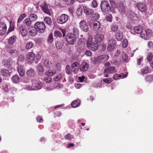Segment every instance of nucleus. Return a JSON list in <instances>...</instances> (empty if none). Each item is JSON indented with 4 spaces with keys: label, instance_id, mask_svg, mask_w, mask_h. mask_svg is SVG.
Masks as SVG:
<instances>
[{
    "label": "nucleus",
    "instance_id": "nucleus-7",
    "mask_svg": "<svg viewBox=\"0 0 153 153\" xmlns=\"http://www.w3.org/2000/svg\"><path fill=\"white\" fill-rule=\"evenodd\" d=\"M90 26L92 29L95 30H98L100 27V23L97 21H94L93 20H91L89 22Z\"/></svg>",
    "mask_w": 153,
    "mask_h": 153
},
{
    "label": "nucleus",
    "instance_id": "nucleus-48",
    "mask_svg": "<svg viewBox=\"0 0 153 153\" xmlns=\"http://www.w3.org/2000/svg\"><path fill=\"white\" fill-rule=\"evenodd\" d=\"M76 14L78 16H80L82 13V9L81 7H79L77 9L76 12Z\"/></svg>",
    "mask_w": 153,
    "mask_h": 153
},
{
    "label": "nucleus",
    "instance_id": "nucleus-38",
    "mask_svg": "<svg viewBox=\"0 0 153 153\" xmlns=\"http://www.w3.org/2000/svg\"><path fill=\"white\" fill-rule=\"evenodd\" d=\"M120 11L122 14H124L126 11V8L124 5L123 4L120 5L119 8Z\"/></svg>",
    "mask_w": 153,
    "mask_h": 153
},
{
    "label": "nucleus",
    "instance_id": "nucleus-60",
    "mask_svg": "<svg viewBox=\"0 0 153 153\" xmlns=\"http://www.w3.org/2000/svg\"><path fill=\"white\" fill-rule=\"evenodd\" d=\"M25 60V57L23 55H20L19 56L18 59V62H22Z\"/></svg>",
    "mask_w": 153,
    "mask_h": 153
},
{
    "label": "nucleus",
    "instance_id": "nucleus-5",
    "mask_svg": "<svg viewBox=\"0 0 153 153\" xmlns=\"http://www.w3.org/2000/svg\"><path fill=\"white\" fill-rule=\"evenodd\" d=\"M136 6L138 9L142 13H147L148 8L145 3L140 2L137 4Z\"/></svg>",
    "mask_w": 153,
    "mask_h": 153
},
{
    "label": "nucleus",
    "instance_id": "nucleus-14",
    "mask_svg": "<svg viewBox=\"0 0 153 153\" xmlns=\"http://www.w3.org/2000/svg\"><path fill=\"white\" fill-rule=\"evenodd\" d=\"M94 39L98 43H101L104 39V36L102 34H97L94 36Z\"/></svg>",
    "mask_w": 153,
    "mask_h": 153
},
{
    "label": "nucleus",
    "instance_id": "nucleus-3",
    "mask_svg": "<svg viewBox=\"0 0 153 153\" xmlns=\"http://www.w3.org/2000/svg\"><path fill=\"white\" fill-rule=\"evenodd\" d=\"M77 38L72 33H68L66 36L65 40L68 44L73 45L76 40Z\"/></svg>",
    "mask_w": 153,
    "mask_h": 153
},
{
    "label": "nucleus",
    "instance_id": "nucleus-45",
    "mask_svg": "<svg viewBox=\"0 0 153 153\" xmlns=\"http://www.w3.org/2000/svg\"><path fill=\"white\" fill-rule=\"evenodd\" d=\"M44 21L47 24L49 25H51L52 23L51 20L49 17H45L44 19Z\"/></svg>",
    "mask_w": 153,
    "mask_h": 153
},
{
    "label": "nucleus",
    "instance_id": "nucleus-55",
    "mask_svg": "<svg viewBox=\"0 0 153 153\" xmlns=\"http://www.w3.org/2000/svg\"><path fill=\"white\" fill-rule=\"evenodd\" d=\"M122 52H121L120 51V50H117L115 52L114 56L115 57H117L120 54L122 55L123 54V53H122Z\"/></svg>",
    "mask_w": 153,
    "mask_h": 153
},
{
    "label": "nucleus",
    "instance_id": "nucleus-32",
    "mask_svg": "<svg viewBox=\"0 0 153 153\" xmlns=\"http://www.w3.org/2000/svg\"><path fill=\"white\" fill-rule=\"evenodd\" d=\"M80 103V101L79 100H74L71 103V105L72 107L75 108L78 106Z\"/></svg>",
    "mask_w": 153,
    "mask_h": 153
},
{
    "label": "nucleus",
    "instance_id": "nucleus-44",
    "mask_svg": "<svg viewBox=\"0 0 153 153\" xmlns=\"http://www.w3.org/2000/svg\"><path fill=\"white\" fill-rule=\"evenodd\" d=\"M33 43L31 42H29L26 43V47L27 49L31 48L33 46Z\"/></svg>",
    "mask_w": 153,
    "mask_h": 153
},
{
    "label": "nucleus",
    "instance_id": "nucleus-17",
    "mask_svg": "<svg viewBox=\"0 0 153 153\" xmlns=\"http://www.w3.org/2000/svg\"><path fill=\"white\" fill-rule=\"evenodd\" d=\"M17 70L20 76H23L24 75L25 71L23 66L22 65L19 66L17 68Z\"/></svg>",
    "mask_w": 153,
    "mask_h": 153
},
{
    "label": "nucleus",
    "instance_id": "nucleus-56",
    "mask_svg": "<svg viewBox=\"0 0 153 153\" xmlns=\"http://www.w3.org/2000/svg\"><path fill=\"white\" fill-rule=\"evenodd\" d=\"M128 45L127 40L125 39H124L123 42V47L124 48H126Z\"/></svg>",
    "mask_w": 153,
    "mask_h": 153
},
{
    "label": "nucleus",
    "instance_id": "nucleus-37",
    "mask_svg": "<svg viewBox=\"0 0 153 153\" xmlns=\"http://www.w3.org/2000/svg\"><path fill=\"white\" fill-rule=\"evenodd\" d=\"M79 31L77 27H74L73 29V33L72 34H74V36L78 38L79 37Z\"/></svg>",
    "mask_w": 153,
    "mask_h": 153
},
{
    "label": "nucleus",
    "instance_id": "nucleus-64",
    "mask_svg": "<svg viewBox=\"0 0 153 153\" xmlns=\"http://www.w3.org/2000/svg\"><path fill=\"white\" fill-rule=\"evenodd\" d=\"M44 80L47 82H49L51 81L52 79L49 77H46L44 78Z\"/></svg>",
    "mask_w": 153,
    "mask_h": 153
},
{
    "label": "nucleus",
    "instance_id": "nucleus-59",
    "mask_svg": "<svg viewBox=\"0 0 153 153\" xmlns=\"http://www.w3.org/2000/svg\"><path fill=\"white\" fill-rule=\"evenodd\" d=\"M109 2L110 4L113 8H116L117 7L116 4L114 0H110Z\"/></svg>",
    "mask_w": 153,
    "mask_h": 153
},
{
    "label": "nucleus",
    "instance_id": "nucleus-12",
    "mask_svg": "<svg viewBox=\"0 0 153 153\" xmlns=\"http://www.w3.org/2000/svg\"><path fill=\"white\" fill-rule=\"evenodd\" d=\"M79 27L80 29L84 32H86L89 30L88 27L86 22L82 20L79 23Z\"/></svg>",
    "mask_w": 153,
    "mask_h": 153
},
{
    "label": "nucleus",
    "instance_id": "nucleus-23",
    "mask_svg": "<svg viewBox=\"0 0 153 153\" xmlns=\"http://www.w3.org/2000/svg\"><path fill=\"white\" fill-rule=\"evenodd\" d=\"M88 67V65L85 62H83L82 63L80 66H79L80 69L82 71H85L87 70Z\"/></svg>",
    "mask_w": 153,
    "mask_h": 153
},
{
    "label": "nucleus",
    "instance_id": "nucleus-2",
    "mask_svg": "<svg viewBox=\"0 0 153 153\" xmlns=\"http://www.w3.org/2000/svg\"><path fill=\"white\" fill-rule=\"evenodd\" d=\"M126 15L128 18L134 21H137L140 18L138 14L130 10L127 11Z\"/></svg>",
    "mask_w": 153,
    "mask_h": 153
},
{
    "label": "nucleus",
    "instance_id": "nucleus-25",
    "mask_svg": "<svg viewBox=\"0 0 153 153\" xmlns=\"http://www.w3.org/2000/svg\"><path fill=\"white\" fill-rule=\"evenodd\" d=\"M108 56L106 55H104L100 56L98 57V60L99 62H103L107 61L109 58Z\"/></svg>",
    "mask_w": 153,
    "mask_h": 153
},
{
    "label": "nucleus",
    "instance_id": "nucleus-24",
    "mask_svg": "<svg viewBox=\"0 0 153 153\" xmlns=\"http://www.w3.org/2000/svg\"><path fill=\"white\" fill-rule=\"evenodd\" d=\"M43 62L45 66L47 68H51L53 66V65L51 62L48 59L43 60Z\"/></svg>",
    "mask_w": 153,
    "mask_h": 153
},
{
    "label": "nucleus",
    "instance_id": "nucleus-16",
    "mask_svg": "<svg viewBox=\"0 0 153 153\" xmlns=\"http://www.w3.org/2000/svg\"><path fill=\"white\" fill-rule=\"evenodd\" d=\"M7 30V27L6 25L2 22L0 23V35L4 34Z\"/></svg>",
    "mask_w": 153,
    "mask_h": 153
},
{
    "label": "nucleus",
    "instance_id": "nucleus-52",
    "mask_svg": "<svg viewBox=\"0 0 153 153\" xmlns=\"http://www.w3.org/2000/svg\"><path fill=\"white\" fill-rule=\"evenodd\" d=\"M65 70L66 73L68 74H70L72 73V69H70V67L69 65H67L66 66Z\"/></svg>",
    "mask_w": 153,
    "mask_h": 153
},
{
    "label": "nucleus",
    "instance_id": "nucleus-49",
    "mask_svg": "<svg viewBox=\"0 0 153 153\" xmlns=\"http://www.w3.org/2000/svg\"><path fill=\"white\" fill-rule=\"evenodd\" d=\"M37 31L36 30H32L29 31V33L32 36H35L37 34Z\"/></svg>",
    "mask_w": 153,
    "mask_h": 153
},
{
    "label": "nucleus",
    "instance_id": "nucleus-19",
    "mask_svg": "<svg viewBox=\"0 0 153 153\" xmlns=\"http://www.w3.org/2000/svg\"><path fill=\"white\" fill-rule=\"evenodd\" d=\"M133 30L134 31V32L137 34H140L143 33V27L140 25L134 27H133Z\"/></svg>",
    "mask_w": 153,
    "mask_h": 153
},
{
    "label": "nucleus",
    "instance_id": "nucleus-47",
    "mask_svg": "<svg viewBox=\"0 0 153 153\" xmlns=\"http://www.w3.org/2000/svg\"><path fill=\"white\" fill-rule=\"evenodd\" d=\"M92 37L91 36L89 37L88 38L87 42V45L88 47H90V45L93 43L92 42Z\"/></svg>",
    "mask_w": 153,
    "mask_h": 153
},
{
    "label": "nucleus",
    "instance_id": "nucleus-11",
    "mask_svg": "<svg viewBox=\"0 0 153 153\" xmlns=\"http://www.w3.org/2000/svg\"><path fill=\"white\" fill-rule=\"evenodd\" d=\"M116 41L114 39H111L109 40L108 45L107 47V50L108 51H111L115 48L116 45Z\"/></svg>",
    "mask_w": 153,
    "mask_h": 153
},
{
    "label": "nucleus",
    "instance_id": "nucleus-20",
    "mask_svg": "<svg viewBox=\"0 0 153 153\" xmlns=\"http://www.w3.org/2000/svg\"><path fill=\"white\" fill-rule=\"evenodd\" d=\"M27 58L28 61L33 62L35 59V55L33 52H29L27 54Z\"/></svg>",
    "mask_w": 153,
    "mask_h": 153
},
{
    "label": "nucleus",
    "instance_id": "nucleus-40",
    "mask_svg": "<svg viewBox=\"0 0 153 153\" xmlns=\"http://www.w3.org/2000/svg\"><path fill=\"white\" fill-rule=\"evenodd\" d=\"M27 16V14L25 13L21 14L18 19L17 23H19L21 22L23 19Z\"/></svg>",
    "mask_w": 153,
    "mask_h": 153
},
{
    "label": "nucleus",
    "instance_id": "nucleus-50",
    "mask_svg": "<svg viewBox=\"0 0 153 153\" xmlns=\"http://www.w3.org/2000/svg\"><path fill=\"white\" fill-rule=\"evenodd\" d=\"M71 68H74L75 67H79V64L77 62H74L72 63L71 65Z\"/></svg>",
    "mask_w": 153,
    "mask_h": 153
},
{
    "label": "nucleus",
    "instance_id": "nucleus-28",
    "mask_svg": "<svg viewBox=\"0 0 153 153\" xmlns=\"http://www.w3.org/2000/svg\"><path fill=\"white\" fill-rule=\"evenodd\" d=\"M56 71L55 69H50L45 73L46 75L48 76H52L56 73Z\"/></svg>",
    "mask_w": 153,
    "mask_h": 153
},
{
    "label": "nucleus",
    "instance_id": "nucleus-42",
    "mask_svg": "<svg viewBox=\"0 0 153 153\" xmlns=\"http://www.w3.org/2000/svg\"><path fill=\"white\" fill-rule=\"evenodd\" d=\"M53 41V34L51 33L48 36L47 39V41L48 43L51 44Z\"/></svg>",
    "mask_w": 153,
    "mask_h": 153
},
{
    "label": "nucleus",
    "instance_id": "nucleus-43",
    "mask_svg": "<svg viewBox=\"0 0 153 153\" xmlns=\"http://www.w3.org/2000/svg\"><path fill=\"white\" fill-rule=\"evenodd\" d=\"M7 52L13 56H16L17 55V51L15 49H8L7 50Z\"/></svg>",
    "mask_w": 153,
    "mask_h": 153
},
{
    "label": "nucleus",
    "instance_id": "nucleus-26",
    "mask_svg": "<svg viewBox=\"0 0 153 153\" xmlns=\"http://www.w3.org/2000/svg\"><path fill=\"white\" fill-rule=\"evenodd\" d=\"M116 39L118 41L121 40L123 37V33L122 32L118 31L115 34Z\"/></svg>",
    "mask_w": 153,
    "mask_h": 153
},
{
    "label": "nucleus",
    "instance_id": "nucleus-61",
    "mask_svg": "<svg viewBox=\"0 0 153 153\" xmlns=\"http://www.w3.org/2000/svg\"><path fill=\"white\" fill-rule=\"evenodd\" d=\"M143 58L142 57L137 59V65H141V63L143 61Z\"/></svg>",
    "mask_w": 153,
    "mask_h": 153
},
{
    "label": "nucleus",
    "instance_id": "nucleus-34",
    "mask_svg": "<svg viewBox=\"0 0 153 153\" xmlns=\"http://www.w3.org/2000/svg\"><path fill=\"white\" fill-rule=\"evenodd\" d=\"M38 18L36 14L35 13L30 14L29 16V19L31 20L32 22L36 21Z\"/></svg>",
    "mask_w": 153,
    "mask_h": 153
},
{
    "label": "nucleus",
    "instance_id": "nucleus-57",
    "mask_svg": "<svg viewBox=\"0 0 153 153\" xmlns=\"http://www.w3.org/2000/svg\"><path fill=\"white\" fill-rule=\"evenodd\" d=\"M152 57L153 56L152 53H149L148 54L147 57V60L149 62L151 61L152 59Z\"/></svg>",
    "mask_w": 153,
    "mask_h": 153
},
{
    "label": "nucleus",
    "instance_id": "nucleus-27",
    "mask_svg": "<svg viewBox=\"0 0 153 153\" xmlns=\"http://www.w3.org/2000/svg\"><path fill=\"white\" fill-rule=\"evenodd\" d=\"M55 45L57 49H60L63 47V43L62 40H58L56 42Z\"/></svg>",
    "mask_w": 153,
    "mask_h": 153
},
{
    "label": "nucleus",
    "instance_id": "nucleus-54",
    "mask_svg": "<svg viewBox=\"0 0 153 153\" xmlns=\"http://www.w3.org/2000/svg\"><path fill=\"white\" fill-rule=\"evenodd\" d=\"M62 77V75L61 74H59L58 75L56 76L53 78V79L55 81H58L60 80Z\"/></svg>",
    "mask_w": 153,
    "mask_h": 153
},
{
    "label": "nucleus",
    "instance_id": "nucleus-4",
    "mask_svg": "<svg viewBox=\"0 0 153 153\" xmlns=\"http://www.w3.org/2000/svg\"><path fill=\"white\" fill-rule=\"evenodd\" d=\"M153 36V33L150 30H146L143 32L140 35L141 37L143 39H147L152 36Z\"/></svg>",
    "mask_w": 153,
    "mask_h": 153
},
{
    "label": "nucleus",
    "instance_id": "nucleus-46",
    "mask_svg": "<svg viewBox=\"0 0 153 153\" xmlns=\"http://www.w3.org/2000/svg\"><path fill=\"white\" fill-rule=\"evenodd\" d=\"M146 80L149 82H150L153 80V77L151 75H147L145 78Z\"/></svg>",
    "mask_w": 153,
    "mask_h": 153
},
{
    "label": "nucleus",
    "instance_id": "nucleus-6",
    "mask_svg": "<svg viewBox=\"0 0 153 153\" xmlns=\"http://www.w3.org/2000/svg\"><path fill=\"white\" fill-rule=\"evenodd\" d=\"M117 71V70L115 67L113 66L109 67L104 69V76L108 77V74L114 73L116 72Z\"/></svg>",
    "mask_w": 153,
    "mask_h": 153
},
{
    "label": "nucleus",
    "instance_id": "nucleus-31",
    "mask_svg": "<svg viewBox=\"0 0 153 153\" xmlns=\"http://www.w3.org/2000/svg\"><path fill=\"white\" fill-rule=\"evenodd\" d=\"M122 53L123 54L121 57L122 59H120V62H127L128 61V56L127 55L123 52Z\"/></svg>",
    "mask_w": 153,
    "mask_h": 153
},
{
    "label": "nucleus",
    "instance_id": "nucleus-53",
    "mask_svg": "<svg viewBox=\"0 0 153 153\" xmlns=\"http://www.w3.org/2000/svg\"><path fill=\"white\" fill-rule=\"evenodd\" d=\"M61 33L58 31H55L54 32V36L56 37H60L62 36Z\"/></svg>",
    "mask_w": 153,
    "mask_h": 153
},
{
    "label": "nucleus",
    "instance_id": "nucleus-29",
    "mask_svg": "<svg viewBox=\"0 0 153 153\" xmlns=\"http://www.w3.org/2000/svg\"><path fill=\"white\" fill-rule=\"evenodd\" d=\"M16 39V36H13L8 39V43L10 45H12L15 42Z\"/></svg>",
    "mask_w": 153,
    "mask_h": 153
},
{
    "label": "nucleus",
    "instance_id": "nucleus-41",
    "mask_svg": "<svg viewBox=\"0 0 153 153\" xmlns=\"http://www.w3.org/2000/svg\"><path fill=\"white\" fill-rule=\"evenodd\" d=\"M91 50L93 51H96L98 48V45L97 43H93L90 45Z\"/></svg>",
    "mask_w": 153,
    "mask_h": 153
},
{
    "label": "nucleus",
    "instance_id": "nucleus-18",
    "mask_svg": "<svg viewBox=\"0 0 153 153\" xmlns=\"http://www.w3.org/2000/svg\"><path fill=\"white\" fill-rule=\"evenodd\" d=\"M12 71L11 70H8L5 69H3L1 71V72L3 76L5 77H8L10 76V73Z\"/></svg>",
    "mask_w": 153,
    "mask_h": 153
},
{
    "label": "nucleus",
    "instance_id": "nucleus-13",
    "mask_svg": "<svg viewBox=\"0 0 153 153\" xmlns=\"http://www.w3.org/2000/svg\"><path fill=\"white\" fill-rule=\"evenodd\" d=\"M18 30L20 32L22 36H25L27 34L26 26L24 25H21L19 27Z\"/></svg>",
    "mask_w": 153,
    "mask_h": 153
},
{
    "label": "nucleus",
    "instance_id": "nucleus-30",
    "mask_svg": "<svg viewBox=\"0 0 153 153\" xmlns=\"http://www.w3.org/2000/svg\"><path fill=\"white\" fill-rule=\"evenodd\" d=\"M32 85L33 87H36L35 90H37L40 89L42 88V85L41 82L38 81H36L35 83L33 82Z\"/></svg>",
    "mask_w": 153,
    "mask_h": 153
},
{
    "label": "nucleus",
    "instance_id": "nucleus-33",
    "mask_svg": "<svg viewBox=\"0 0 153 153\" xmlns=\"http://www.w3.org/2000/svg\"><path fill=\"white\" fill-rule=\"evenodd\" d=\"M150 71L149 67L147 66H145L141 69V73L143 74L148 73Z\"/></svg>",
    "mask_w": 153,
    "mask_h": 153
},
{
    "label": "nucleus",
    "instance_id": "nucleus-15",
    "mask_svg": "<svg viewBox=\"0 0 153 153\" xmlns=\"http://www.w3.org/2000/svg\"><path fill=\"white\" fill-rule=\"evenodd\" d=\"M32 22L31 20L29 18H26L23 21L24 24L25 25V26L27 27L28 29L33 27V26L32 24Z\"/></svg>",
    "mask_w": 153,
    "mask_h": 153
},
{
    "label": "nucleus",
    "instance_id": "nucleus-1",
    "mask_svg": "<svg viewBox=\"0 0 153 153\" xmlns=\"http://www.w3.org/2000/svg\"><path fill=\"white\" fill-rule=\"evenodd\" d=\"M34 28L37 31L43 33L45 30V26L43 22H37L35 23Z\"/></svg>",
    "mask_w": 153,
    "mask_h": 153
},
{
    "label": "nucleus",
    "instance_id": "nucleus-58",
    "mask_svg": "<svg viewBox=\"0 0 153 153\" xmlns=\"http://www.w3.org/2000/svg\"><path fill=\"white\" fill-rule=\"evenodd\" d=\"M73 138V136L70 134H68L67 135H66L65 136V139L66 140H71V139Z\"/></svg>",
    "mask_w": 153,
    "mask_h": 153
},
{
    "label": "nucleus",
    "instance_id": "nucleus-39",
    "mask_svg": "<svg viewBox=\"0 0 153 153\" xmlns=\"http://www.w3.org/2000/svg\"><path fill=\"white\" fill-rule=\"evenodd\" d=\"M37 71L39 73L42 74L44 71V69L42 65L41 64H38L37 68Z\"/></svg>",
    "mask_w": 153,
    "mask_h": 153
},
{
    "label": "nucleus",
    "instance_id": "nucleus-22",
    "mask_svg": "<svg viewBox=\"0 0 153 153\" xmlns=\"http://www.w3.org/2000/svg\"><path fill=\"white\" fill-rule=\"evenodd\" d=\"M83 10L84 13L87 15H92L93 14V10L87 7L86 6L83 7Z\"/></svg>",
    "mask_w": 153,
    "mask_h": 153
},
{
    "label": "nucleus",
    "instance_id": "nucleus-35",
    "mask_svg": "<svg viewBox=\"0 0 153 153\" xmlns=\"http://www.w3.org/2000/svg\"><path fill=\"white\" fill-rule=\"evenodd\" d=\"M11 79L14 83H17L19 81V78L18 75H15L12 76Z\"/></svg>",
    "mask_w": 153,
    "mask_h": 153
},
{
    "label": "nucleus",
    "instance_id": "nucleus-62",
    "mask_svg": "<svg viewBox=\"0 0 153 153\" xmlns=\"http://www.w3.org/2000/svg\"><path fill=\"white\" fill-rule=\"evenodd\" d=\"M103 81L105 83H111L112 81V80L110 78L105 79H103Z\"/></svg>",
    "mask_w": 153,
    "mask_h": 153
},
{
    "label": "nucleus",
    "instance_id": "nucleus-36",
    "mask_svg": "<svg viewBox=\"0 0 153 153\" xmlns=\"http://www.w3.org/2000/svg\"><path fill=\"white\" fill-rule=\"evenodd\" d=\"M110 28L112 31L116 32L118 29V26L116 24L113 23L111 25Z\"/></svg>",
    "mask_w": 153,
    "mask_h": 153
},
{
    "label": "nucleus",
    "instance_id": "nucleus-10",
    "mask_svg": "<svg viewBox=\"0 0 153 153\" xmlns=\"http://www.w3.org/2000/svg\"><path fill=\"white\" fill-rule=\"evenodd\" d=\"M41 7L42 8L43 11L45 13L48 14L49 16L51 15L52 13V11L50 7L46 3H44L41 4Z\"/></svg>",
    "mask_w": 153,
    "mask_h": 153
},
{
    "label": "nucleus",
    "instance_id": "nucleus-21",
    "mask_svg": "<svg viewBox=\"0 0 153 153\" xmlns=\"http://www.w3.org/2000/svg\"><path fill=\"white\" fill-rule=\"evenodd\" d=\"M26 74L28 77H32L34 76L35 72L34 69L30 68L27 71Z\"/></svg>",
    "mask_w": 153,
    "mask_h": 153
},
{
    "label": "nucleus",
    "instance_id": "nucleus-51",
    "mask_svg": "<svg viewBox=\"0 0 153 153\" xmlns=\"http://www.w3.org/2000/svg\"><path fill=\"white\" fill-rule=\"evenodd\" d=\"M77 51L78 52L80 53L84 51V49L83 47L81 46H78L77 47Z\"/></svg>",
    "mask_w": 153,
    "mask_h": 153
},
{
    "label": "nucleus",
    "instance_id": "nucleus-9",
    "mask_svg": "<svg viewBox=\"0 0 153 153\" xmlns=\"http://www.w3.org/2000/svg\"><path fill=\"white\" fill-rule=\"evenodd\" d=\"M68 16L65 14H63L59 16L57 19V22L59 24L65 23L68 20Z\"/></svg>",
    "mask_w": 153,
    "mask_h": 153
},
{
    "label": "nucleus",
    "instance_id": "nucleus-8",
    "mask_svg": "<svg viewBox=\"0 0 153 153\" xmlns=\"http://www.w3.org/2000/svg\"><path fill=\"white\" fill-rule=\"evenodd\" d=\"M100 7L102 11L106 12L110 10V6L107 1H102L101 3Z\"/></svg>",
    "mask_w": 153,
    "mask_h": 153
},
{
    "label": "nucleus",
    "instance_id": "nucleus-63",
    "mask_svg": "<svg viewBox=\"0 0 153 153\" xmlns=\"http://www.w3.org/2000/svg\"><path fill=\"white\" fill-rule=\"evenodd\" d=\"M97 3L96 0H94L92 2V7L94 8L97 7Z\"/></svg>",
    "mask_w": 153,
    "mask_h": 153
}]
</instances>
